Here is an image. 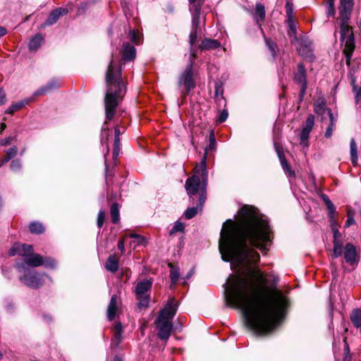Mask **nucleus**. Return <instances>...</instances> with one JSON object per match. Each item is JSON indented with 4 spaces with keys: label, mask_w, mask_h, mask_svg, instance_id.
<instances>
[{
    "label": "nucleus",
    "mask_w": 361,
    "mask_h": 361,
    "mask_svg": "<svg viewBox=\"0 0 361 361\" xmlns=\"http://www.w3.org/2000/svg\"><path fill=\"white\" fill-rule=\"evenodd\" d=\"M342 254H343L345 261L347 264L353 267L357 264L359 258L357 250L352 243H348L345 245L343 250H342Z\"/></svg>",
    "instance_id": "10"
},
{
    "label": "nucleus",
    "mask_w": 361,
    "mask_h": 361,
    "mask_svg": "<svg viewBox=\"0 0 361 361\" xmlns=\"http://www.w3.org/2000/svg\"><path fill=\"white\" fill-rule=\"evenodd\" d=\"M355 100L357 103L361 102V87L355 92Z\"/></svg>",
    "instance_id": "51"
},
{
    "label": "nucleus",
    "mask_w": 361,
    "mask_h": 361,
    "mask_svg": "<svg viewBox=\"0 0 361 361\" xmlns=\"http://www.w3.org/2000/svg\"><path fill=\"white\" fill-rule=\"evenodd\" d=\"M294 80L301 85L300 94L302 98L305 93L307 87L305 70L302 64H298L297 71L294 74Z\"/></svg>",
    "instance_id": "12"
},
{
    "label": "nucleus",
    "mask_w": 361,
    "mask_h": 361,
    "mask_svg": "<svg viewBox=\"0 0 361 361\" xmlns=\"http://www.w3.org/2000/svg\"><path fill=\"white\" fill-rule=\"evenodd\" d=\"M344 351H345V355H349L350 348H349L348 343H345Z\"/></svg>",
    "instance_id": "57"
},
{
    "label": "nucleus",
    "mask_w": 361,
    "mask_h": 361,
    "mask_svg": "<svg viewBox=\"0 0 361 361\" xmlns=\"http://www.w3.org/2000/svg\"><path fill=\"white\" fill-rule=\"evenodd\" d=\"M123 326L121 323H116L114 326V338L113 342L118 345L122 340Z\"/></svg>",
    "instance_id": "29"
},
{
    "label": "nucleus",
    "mask_w": 361,
    "mask_h": 361,
    "mask_svg": "<svg viewBox=\"0 0 361 361\" xmlns=\"http://www.w3.org/2000/svg\"><path fill=\"white\" fill-rule=\"evenodd\" d=\"M193 59H190V63L183 73L180 75L178 80L179 86L183 85L185 90L181 92V98L184 99L190 92L195 87V82L193 78L192 65Z\"/></svg>",
    "instance_id": "7"
},
{
    "label": "nucleus",
    "mask_w": 361,
    "mask_h": 361,
    "mask_svg": "<svg viewBox=\"0 0 361 361\" xmlns=\"http://www.w3.org/2000/svg\"><path fill=\"white\" fill-rule=\"evenodd\" d=\"M328 110L325 106L324 99L319 98L314 102V112L319 115L324 116L326 113L328 114Z\"/></svg>",
    "instance_id": "25"
},
{
    "label": "nucleus",
    "mask_w": 361,
    "mask_h": 361,
    "mask_svg": "<svg viewBox=\"0 0 361 361\" xmlns=\"http://www.w3.org/2000/svg\"><path fill=\"white\" fill-rule=\"evenodd\" d=\"M17 148L13 147L7 150L6 154L11 159L17 154Z\"/></svg>",
    "instance_id": "46"
},
{
    "label": "nucleus",
    "mask_w": 361,
    "mask_h": 361,
    "mask_svg": "<svg viewBox=\"0 0 361 361\" xmlns=\"http://www.w3.org/2000/svg\"><path fill=\"white\" fill-rule=\"evenodd\" d=\"M105 267L111 272H116L118 268V259L114 255L109 257Z\"/></svg>",
    "instance_id": "27"
},
{
    "label": "nucleus",
    "mask_w": 361,
    "mask_h": 361,
    "mask_svg": "<svg viewBox=\"0 0 361 361\" xmlns=\"http://www.w3.org/2000/svg\"><path fill=\"white\" fill-rule=\"evenodd\" d=\"M21 165L18 160H13L11 163V168L13 171H17L20 168Z\"/></svg>",
    "instance_id": "47"
},
{
    "label": "nucleus",
    "mask_w": 361,
    "mask_h": 361,
    "mask_svg": "<svg viewBox=\"0 0 361 361\" xmlns=\"http://www.w3.org/2000/svg\"><path fill=\"white\" fill-rule=\"evenodd\" d=\"M343 361H350V357L349 355H345V357L343 358Z\"/></svg>",
    "instance_id": "60"
},
{
    "label": "nucleus",
    "mask_w": 361,
    "mask_h": 361,
    "mask_svg": "<svg viewBox=\"0 0 361 361\" xmlns=\"http://www.w3.org/2000/svg\"><path fill=\"white\" fill-rule=\"evenodd\" d=\"M341 39L344 42L343 53L345 55L347 63H350L355 49V39L352 27L348 25V20L341 19Z\"/></svg>",
    "instance_id": "6"
},
{
    "label": "nucleus",
    "mask_w": 361,
    "mask_h": 361,
    "mask_svg": "<svg viewBox=\"0 0 361 361\" xmlns=\"http://www.w3.org/2000/svg\"><path fill=\"white\" fill-rule=\"evenodd\" d=\"M332 231L334 233V241H333L334 247H333L332 257L334 258H337L342 255L343 243H342V241L340 240L341 235L339 233L338 230L337 229V227L336 228L333 227Z\"/></svg>",
    "instance_id": "15"
},
{
    "label": "nucleus",
    "mask_w": 361,
    "mask_h": 361,
    "mask_svg": "<svg viewBox=\"0 0 361 361\" xmlns=\"http://www.w3.org/2000/svg\"><path fill=\"white\" fill-rule=\"evenodd\" d=\"M6 126L4 123H1V125H0V131L1 133L4 130V129L6 128Z\"/></svg>",
    "instance_id": "59"
},
{
    "label": "nucleus",
    "mask_w": 361,
    "mask_h": 361,
    "mask_svg": "<svg viewBox=\"0 0 361 361\" xmlns=\"http://www.w3.org/2000/svg\"><path fill=\"white\" fill-rule=\"evenodd\" d=\"M355 211L350 208L347 209V220L345 224V227L348 228L351 225L355 224V221L354 219L355 216Z\"/></svg>",
    "instance_id": "34"
},
{
    "label": "nucleus",
    "mask_w": 361,
    "mask_h": 361,
    "mask_svg": "<svg viewBox=\"0 0 361 361\" xmlns=\"http://www.w3.org/2000/svg\"><path fill=\"white\" fill-rule=\"evenodd\" d=\"M183 224L180 222H176L172 229L170 231V235H172L176 232L183 231Z\"/></svg>",
    "instance_id": "42"
},
{
    "label": "nucleus",
    "mask_w": 361,
    "mask_h": 361,
    "mask_svg": "<svg viewBox=\"0 0 361 361\" xmlns=\"http://www.w3.org/2000/svg\"><path fill=\"white\" fill-rule=\"evenodd\" d=\"M121 134L120 130L118 127L115 128V138H119Z\"/></svg>",
    "instance_id": "56"
},
{
    "label": "nucleus",
    "mask_w": 361,
    "mask_h": 361,
    "mask_svg": "<svg viewBox=\"0 0 361 361\" xmlns=\"http://www.w3.org/2000/svg\"><path fill=\"white\" fill-rule=\"evenodd\" d=\"M1 357V354L0 353V357Z\"/></svg>",
    "instance_id": "64"
},
{
    "label": "nucleus",
    "mask_w": 361,
    "mask_h": 361,
    "mask_svg": "<svg viewBox=\"0 0 361 361\" xmlns=\"http://www.w3.org/2000/svg\"><path fill=\"white\" fill-rule=\"evenodd\" d=\"M107 90L105 96L106 118H114L118 102L126 93V85L121 78V66L114 59L110 62L106 74Z\"/></svg>",
    "instance_id": "2"
},
{
    "label": "nucleus",
    "mask_w": 361,
    "mask_h": 361,
    "mask_svg": "<svg viewBox=\"0 0 361 361\" xmlns=\"http://www.w3.org/2000/svg\"><path fill=\"white\" fill-rule=\"evenodd\" d=\"M152 282L150 280H143L140 281L135 288L137 298L139 300L140 307H146L149 301V291L151 289Z\"/></svg>",
    "instance_id": "8"
},
{
    "label": "nucleus",
    "mask_w": 361,
    "mask_h": 361,
    "mask_svg": "<svg viewBox=\"0 0 361 361\" xmlns=\"http://www.w3.org/2000/svg\"><path fill=\"white\" fill-rule=\"evenodd\" d=\"M104 219H105V213L104 211L100 210L98 214V216H97V226L99 228H101L103 226Z\"/></svg>",
    "instance_id": "43"
},
{
    "label": "nucleus",
    "mask_w": 361,
    "mask_h": 361,
    "mask_svg": "<svg viewBox=\"0 0 361 361\" xmlns=\"http://www.w3.org/2000/svg\"><path fill=\"white\" fill-rule=\"evenodd\" d=\"M267 44L269 45V49L273 52V54L275 53V47H276L274 43L269 44L268 40H266Z\"/></svg>",
    "instance_id": "54"
},
{
    "label": "nucleus",
    "mask_w": 361,
    "mask_h": 361,
    "mask_svg": "<svg viewBox=\"0 0 361 361\" xmlns=\"http://www.w3.org/2000/svg\"><path fill=\"white\" fill-rule=\"evenodd\" d=\"M30 230L33 233H41L44 231V227L42 224L38 222H32L30 224Z\"/></svg>",
    "instance_id": "35"
},
{
    "label": "nucleus",
    "mask_w": 361,
    "mask_h": 361,
    "mask_svg": "<svg viewBox=\"0 0 361 361\" xmlns=\"http://www.w3.org/2000/svg\"><path fill=\"white\" fill-rule=\"evenodd\" d=\"M278 155L280 159V162L284 172L290 177H295V172L293 171L288 165L285 156L283 153L278 152Z\"/></svg>",
    "instance_id": "23"
},
{
    "label": "nucleus",
    "mask_w": 361,
    "mask_h": 361,
    "mask_svg": "<svg viewBox=\"0 0 361 361\" xmlns=\"http://www.w3.org/2000/svg\"><path fill=\"white\" fill-rule=\"evenodd\" d=\"M190 4H193L196 0H188Z\"/></svg>",
    "instance_id": "62"
},
{
    "label": "nucleus",
    "mask_w": 361,
    "mask_h": 361,
    "mask_svg": "<svg viewBox=\"0 0 361 361\" xmlns=\"http://www.w3.org/2000/svg\"><path fill=\"white\" fill-rule=\"evenodd\" d=\"M314 122V117L313 115H309L306 122H305V126L302 128L301 133H300V145L304 147L308 146V137L309 135L313 128Z\"/></svg>",
    "instance_id": "11"
},
{
    "label": "nucleus",
    "mask_w": 361,
    "mask_h": 361,
    "mask_svg": "<svg viewBox=\"0 0 361 361\" xmlns=\"http://www.w3.org/2000/svg\"><path fill=\"white\" fill-rule=\"evenodd\" d=\"M328 116L329 117V124L325 133L326 137H330L332 135L334 130L336 128L337 118L334 116L331 110H328Z\"/></svg>",
    "instance_id": "26"
},
{
    "label": "nucleus",
    "mask_w": 361,
    "mask_h": 361,
    "mask_svg": "<svg viewBox=\"0 0 361 361\" xmlns=\"http://www.w3.org/2000/svg\"><path fill=\"white\" fill-rule=\"evenodd\" d=\"M11 159V158L6 154V156H5L4 157H3L1 160H0V165L2 166L5 164H6L9 160Z\"/></svg>",
    "instance_id": "53"
},
{
    "label": "nucleus",
    "mask_w": 361,
    "mask_h": 361,
    "mask_svg": "<svg viewBox=\"0 0 361 361\" xmlns=\"http://www.w3.org/2000/svg\"><path fill=\"white\" fill-rule=\"evenodd\" d=\"M215 145H216V140H215V138H214V135L213 133H211L210 135H209V145L207 147H206L205 149V152H204V157L202 158V159L205 157L206 158V156H207V154L208 153V151L209 150H213L215 148Z\"/></svg>",
    "instance_id": "36"
},
{
    "label": "nucleus",
    "mask_w": 361,
    "mask_h": 361,
    "mask_svg": "<svg viewBox=\"0 0 361 361\" xmlns=\"http://www.w3.org/2000/svg\"><path fill=\"white\" fill-rule=\"evenodd\" d=\"M126 235L123 236L118 243V249L121 250V254H123L125 252V240Z\"/></svg>",
    "instance_id": "44"
},
{
    "label": "nucleus",
    "mask_w": 361,
    "mask_h": 361,
    "mask_svg": "<svg viewBox=\"0 0 361 361\" xmlns=\"http://www.w3.org/2000/svg\"><path fill=\"white\" fill-rule=\"evenodd\" d=\"M111 217L112 222L116 224L120 220L119 208L117 203H114L111 207Z\"/></svg>",
    "instance_id": "31"
},
{
    "label": "nucleus",
    "mask_w": 361,
    "mask_h": 361,
    "mask_svg": "<svg viewBox=\"0 0 361 361\" xmlns=\"http://www.w3.org/2000/svg\"><path fill=\"white\" fill-rule=\"evenodd\" d=\"M6 101V95L2 89H0V105H2L5 103Z\"/></svg>",
    "instance_id": "50"
},
{
    "label": "nucleus",
    "mask_w": 361,
    "mask_h": 361,
    "mask_svg": "<svg viewBox=\"0 0 361 361\" xmlns=\"http://www.w3.org/2000/svg\"><path fill=\"white\" fill-rule=\"evenodd\" d=\"M254 18L261 29L260 22L263 21L265 18V8L262 4H256Z\"/></svg>",
    "instance_id": "22"
},
{
    "label": "nucleus",
    "mask_w": 361,
    "mask_h": 361,
    "mask_svg": "<svg viewBox=\"0 0 361 361\" xmlns=\"http://www.w3.org/2000/svg\"><path fill=\"white\" fill-rule=\"evenodd\" d=\"M179 272L177 269L173 268L171 269V271H170V277H171V287H172L173 286H174L178 278H179Z\"/></svg>",
    "instance_id": "37"
},
{
    "label": "nucleus",
    "mask_w": 361,
    "mask_h": 361,
    "mask_svg": "<svg viewBox=\"0 0 361 361\" xmlns=\"http://www.w3.org/2000/svg\"><path fill=\"white\" fill-rule=\"evenodd\" d=\"M43 37L41 35H36L30 41L29 48L32 51H36L41 45Z\"/></svg>",
    "instance_id": "28"
},
{
    "label": "nucleus",
    "mask_w": 361,
    "mask_h": 361,
    "mask_svg": "<svg viewBox=\"0 0 361 361\" xmlns=\"http://www.w3.org/2000/svg\"><path fill=\"white\" fill-rule=\"evenodd\" d=\"M297 49L298 53L305 58L312 56V44L307 39H302L297 45Z\"/></svg>",
    "instance_id": "16"
},
{
    "label": "nucleus",
    "mask_w": 361,
    "mask_h": 361,
    "mask_svg": "<svg viewBox=\"0 0 361 361\" xmlns=\"http://www.w3.org/2000/svg\"><path fill=\"white\" fill-rule=\"evenodd\" d=\"M278 155L280 159V162L284 172L290 177H295V172L293 171L288 165L285 156L283 153L278 152Z\"/></svg>",
    "instance_id": "24"
},
{
    "label": "nucleus",
    "mask_w": 361,
    "mask_h": 361,
    "mask_svg": "<svg viewBox=\"0 0 361 361\" xmlns=\"http://www.w3.org/2000/svg\"><path fill=\"white\" fill-rule=\"evenodd\" d=\"M334 14H335V9H334V3L330 2L329 5L328 6V9H327V15H328V16H334Z\"/></svg>",
    "instance_id": "48"
},
{
    "label": "nucleus",
    "mask_w": 361,
    "mask_h": 361,
    "mask_svg": "<svg viewBox=\"0 0 361 361\" xmlns=\"http://www.w3.org/2000/svg\"><path fill=\"white\" fill-rule=\"evenodd\" d=\"M114 361H121V360L120 358H118V357H116L114 359Z\"/></svg>",
    "instance_id": "61"
},
{
    "label": "nucleus",
    "mask_w": 361,
    "mask_h": 361,
    "mask_svg": "<svg viewBox=\"0 0 361 361\" xmlns=\"http://www.w3.org/2000/svg\"><path fill=\"white\" fill-rule=\"evenodd\" d=\"M119 303L120 300L117 295H112L107 308V317L109 320L111 321L115 318L118 309Z\"/></svg>",
    "instance_id": "17"
},
{
    "label": "nucleus",
    "mask_w": 361,
    "mask_h": 361,
    "mask_svg": "<svg viewBox=\"0 0 361 361\" xmlns=\"http://www.w3.org/2000/svg\"><path fill=\"white\" fill-rule=\"evenodd\" d=\"M221 44L216 39L204 38L198 47V49L201 51L212 50L219 48Z\"/></svg>",
    "instance_id": "19"
},
{
    "label": "nucleus",
    "mask_w": 361,
    "mask_h": 361,
    "mask_svg": "<svg viewBox=\"0 0 361 361\" xmlns=\"http://www.w3.org/2000/svg\"><path fill=\"white\" fill-rule=\"evenodd\" d=\"M350 155L352 163L355 166L357 161V152L356 143L354 139L350 140Z\"/></svg>",
    "instance_id": "33"
},
{
    "label": "nucleus",
    "mask_w": 361,
    "mask_h": 361,
    "mask_svg": "<svg viewBox=\"0 0 361 361\" xmlns=\"http://www.w3.org/2000/svg\"><path fill=\"white\" fill-rule=\"evenodd\" d=\"M197 213V208L196 207H190V208H188L185 212V218L188 219H192V217H194Z\"/></svg>",
    "instance_id": "41"
},
{
    "label": "nucleus",
    "mask_w": 361,
    "mask_h": 361,
    "mask_svg": "<svg viewBox=\"0 0 361 361\" xmlns=\"http://www.w3.org/2000/svg\"><path fill=\"white\" fill-rule=\"evenodd\" d=\"M135 57V49L129 44L123 45V59L125 61L133 60Z\"/></svg>",
    "instance_id": "21"
},
{
    "label": "nucleus",
    "mask_w": 361,
    "mask_h": 361,
    "mask_svg": "<svg viewBox=\"0 0 361 361\" xmlns=\"http://www.w3.org/2000/svg\"><path fill=\"white\" fill-rule=\"evenodd\" d=\"M288 23L289 26L288 35L291 39V42L294 43V42L298 41L296 36V27L293 19H288Z\"/></svg>",
    "instance_id": "32"
},
{
    "label": "nucleus",
    "mask_w": 361,
    "mask_h": 361,
    "mask_svg": "<svg viewBox=\"0 0 361 361\" xmlns=\"http://www.w3.org/2000/svg\"><path fill=\"white\" fill-rule=\"evenodd\" d=\"M199 27V21L197 19L193 18L192 20V29L190 34L189 41L190 44V58L195 59L196 57L195 49L194 47L195 44L197 39V32Z\"/></svg>",
    "instance_id": "14"
},
{
    "label": "nucleus",
    "mask_w": 361,
    "mask_h": 361,
    "mask_svg": "<svg viewBox=\"0 0 361 361\" xmlns=\"http://www.w3.org/2000/svg\"><path fill=\"white\" fill-rule=\"evenodd\" d=\"M23 272L24 274L23 276H20V280L25 286L32 288H38L43 285L44 275L29 269Z\"/></svg>",
    "instance_id": "9"
},
{
    "label": "nucleus",
    "mask_w": 361,
    "mask_h": 361,
    "mask_svg": "<svg viewBox=\"0 0 361 361\" xmlns=\"http://www.w3.org/2000/svg\"><path fill=\"white\" fill-rule=\"evenodd\" d=\"M120 139L115 138L114 144V150H113V158L116 159L119 154L120 151Z\"/></svg>",
    "instance_id": "38"
},
{
    "label": "nucleus",
    "mask_w": 361,
    "mask_h": 361,
    "mask_svg": "<svg viewBox=\"0 0 361 361\" xmlns=\"http://www.w3.org/2000/svg\"><path fill=\"white\" fill-rule=\"evenodd\" d=\"M6 33V29L0 26V37L4 36Z\"/></svg>",
    "instance_id": "55"
},
{
    "label": "nucleus",
    "mask_w": 361,
    "mask_h": 361,
    "mask_svg": "<svg viewBox=\"0 0 361 361\" xmlns=\"http://www.w3.org/2000/svg\"><path fill=\"white\" fill-rule=\"evenodd\" d=\"M286 13H287V16L288 17V19H293L292 9L289 6V4L288 3L286 4Z\"/></svg>",
    "instance_id": "52"
},
{
    "label": "nucleus",
    "mask_w": 361,
    "mask_h": 361,
    "mask_svg": "<svg viewBox=\"0 0 361 361\" xmlns=\"http://www.w3.org/2000/svg\"><path fill=\"white\" fill-rule=\"evenodd\" d=\"M130 237L134 239V243H136V245H142L145 243V238L142 237L140 235L135 234V233H131L130 234Z\"/></svg>",
    "instance_id": "40"
},
{
    "label": "nucleus",
    "mask_w": 361,
    "mask_h": 361,
    "mask_svg": "<svg viewBox=\"0 0 361 361\" xmlns=\"http://www.w3.org/2000/svg\"><path fill=\"white\" fill-rule=\"evenodd\" d=\"M353 6V0H340V18L343 20H349Z\"/></svg>",
    "instance_id": "13"
},
{
    "label": "nucleus",
    "mask_w": 361,
    "mask_h": 361,
    "mask_svg": "<svg viewBox=\"0 0 361 361\" xmlns=\"http://www.w3.org/2000/svg\"><path fill=\"white\" fill-rule=\"evenodd\" d=\"M132 40H133L135 43H136V44H137V43H138V42L137 41V39H136L135 32V31H133V32H132Z\"/></svg>",
    "instance_id": "58"
},
{
    "label": "nucleus",
    "mask_w": 361,
    "mask_h": 361,
    "mask_svg": "<svg viewBox=\"0 0 361 361\" xmlns=\"http://www.w3.org/2000/svg\"><path fill=\"white\" fill-rule=\"evenodd\" d=\"M350 320L357 328L361 327V310H354L350 316Z\"/></svg>",
    "instance_id": "30"
},
{
    "label": "nucleus",
    "mask_w": 361,
    "mask_h": 361,
    "mask_svg": "<svg viewBox=\"0 0 361 361\" xmlns=\"http://www.w3.org/2000/svg\"><path fill=\"white\" fill-rule=\"evenodd\" d=\"M207 182V171L205 157L202 159L200 164L194 169V174L188 178L185 182V190L188 195L191 197L193 195H199L198 206L202 207L206 200V186Z\"/></svg>",
    "instance_id": "4"
},
{
    "label": "nucleus",
    "mask_w": 361,
    "mask_h": 361,
    "mask_svg": "<svg viewBox=\"0 0 361 361\" xmlns=\"http://www.w3.org/2000/svg\"><path fill=\"white\" fill-rule=\"evenodd\" d=\"M323 200L326 205L328 209V216L331 223V228H336V219L335 218L336 208L331 201L326 195H323Z\"/></svg>",
    "instance_id": "18"
},
{
    "label": "nucleus",
    "mask_w": 361,
    "mask_h": 361,
    "mask_svg": "<svg viewBox=\"0 0 361 361\" xmlns=\"http://www.w3.org/2000/svg\"><path fill=\"white\" fill-rule=\"evenodd\" d=\"M23 106V102H18L12 104L6 111V114H13L15 111L20 109Z\"/></svg>",
    "instance_id": "39"
},
{
    "label": "nucleus",
    "mask_w": 361,
    "mask_h": 361,
    "mask_svg": "<svg viewBox=\"0 0 361 361\" xmlns=\"http://www.w3.org/2000/svg\"><path fill=\"white\" fill-rule=\"evenodd\" d=\"M12 140H13V137H8L2 139L0 140V145L1 146L8 145L11 142Z\"/></svg>",
    "instance_id": "49"
},
{
    "label": "nucleus",
    "mask_w": 361,
    "mask_h": 361,
    "mask_svg": "<svg viewBox=\"0 0 361 361\" xmlns=\"http://www.w3.org/2000/svg\"><path fill=\"white\" fill-rule=\"evenodd\" d=\"M359 25H360V27H361V20H360Z\"/></svg>",
    "instance_id": "63"
},
{
    "label": "nucleus",
    "mask_w": 361,
    "mask_h": 361,
    "mask_svg": "<svg viewBox=\"0 0 361 361\" xmlns=\"http://www.w3.org/2000/svg\"><path fill=\"white\" fill-rule=\"evenodd\" d=\"M67 13L64 8H57L54 10L49 16L45 22V25H51L54 24L60 16Z\"/></svg>",
    "instance_id": "20"
},
{
    "label": "nucleus",
    "mask_w": 361,
    "mask_h": 361,
    "mask_svg": "<svg viewBox=\"0 0 361 361\" xmlns=\"http://www.w3.org/2000/svg\"><path fill=\"white\" fill-rule=\"evenodd\" d=\"M8 254L10 256L18 255L25 258L23 262L17 264L20 272L27 271V266L37 267L44 265L46 267L52 268L56 264L55 261L52 259L45 258L44 259L39 254H34L32 247L26 244H14L10 249Z\"/></svg>",
    "instance_id": "3"
},
{
    "label": "nucleus",
    "mask_w": 361,
    "mask_h": 361,
    "mask_svg": "<svg viewBox=\"0 0 361 361\" xmlns=\"http://www.w3.org/2000/svg\"><path fill=\"white\" fill-rule=\"evenodd\" d=\"M176 311L177 305L175 303L174 299L171 298L156 319L155 324L158 330V336L161 339L166 340L170 336L172 329L171 320Z\"/></svg>",
    "instance_id": "5"
},
{
    "label": "nucleus",
    "mask_w": 361,
    "mask_h": 361,
    "mask_svg": "<svg viewBox=\"0 0 361 361\" xmlns=\"http://www.w3.org/2000/svg\"><path fill=\"white\" fill-rule=\"evenodd\" d=\"M271 242L270 227L252 206H244L235 221L223 225L219 249L221 258L240 267V275H231L224 284L227 305L241 310L250 329L257 334L274 330L283 317L287 298L276 288L263 289L264 274L255 265L259 255L247 243L262 252Z\"/></svg>",
    "instance_id": "1"
},
{
    "label": "nucleus",
    "mask_w": 361,
    "mask_h": 361,
    "mask_svg": "<svg viewBox=\"0 0 361 361\" xmlns=\"http://www.w3.org/2000/svg\"><path fill=\"white\" fill-rule=\"evenodd\" d=\"M228 116V114L227 111L223 110L219 116L218 121L219 123L224 122L227 119Z\"/></svg>",
    "instance_id": "45"
}]
</instances>
